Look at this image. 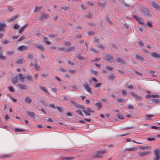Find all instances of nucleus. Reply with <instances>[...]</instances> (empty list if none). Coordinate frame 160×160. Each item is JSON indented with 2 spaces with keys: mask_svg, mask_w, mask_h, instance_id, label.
I'll use <instances>...</instances> for the list:
<instances>
[{
  "mask_svg": "<svg viewBox=\"0 0 160 160\" xmlns=\"http://www.w3.org/2000/svg\"><path fill=\"white\" fill-rule=\"evenodd\" d=\"M147 140L149 141H154L155 139L154 138H148L147 139Z\"/></svg>",
  "mask_w": 160,
  "mask_h": 160,
  "instance_id": "bf43d9fd",
  "label": "nucleus"
},
{
  "mask_svg": "<svg viewBox=\"0 0 160 160\" xmlns=\"http://www.w3.org/2000/svg\"><path fill=\"white\" fill-rule=\"evenodd\" d=\"M130 93L133 97H135L136 98L137 100H140V101L142 100V99L139 96H138L134 92H131Z\"/></svg>",
  "mask_w": 160,
  "mask_h": 160,
  "instance_id": "423d86ee",
  "label": "nucleus"
},
{
  "mask_svg": "<svg viewBox=\"0 0 160 160\" xmlns=\"http://www.w3.org/2000/svg\"><path fill=\"white\" fill-rule=\"evenodd\" d=\"M75 49V47H71L67 49V50H66V52H68L69 51H72L74 50Z\"/></svg>",
  "mask_w": 160,
  "mask_h": 160,
  "instance_id": "c85d7f7f",
  "label": "nucleus"
},
{
  "mask_svg": "<svg viewBox=\"0 0 160 160\" xmlns=\"http://www.w3.org/2000/svg\"><path fill=\"white\" fill-rule=\"evenodd\" d=\"M14 52L13 51H8L7 52V54L9 55H11L14 54Z\"/></svg>",
  "mask_w": 160,
  "mask_h": 160,
  "instance_id": "09e8293b",
  "label": "nucleus"
},
{
  "mask_svg": "<svg viewBox=\"0 0 160 160\" xmlns=\"http://www.w3.org/2000/svg\"><path fill=\"white\" fill-rule=\"evenodd\" d=\"M150 6L156 9L160 10V7L158 6V3H156L155 2H152L150 4Z\"/></svg>",
  "mask_w": 160,
  "mask_h": 160,
  "instance_id": "7ed1b4c3",
  "label": "nucleus"
},
{
  "mask_svg": "<svg viewBox=\"0 0 160 160\" xmlns=\"http://www.w3.org/2000/svg\"><path fill=\"white\" fill-rule=\"evenodd\" d=\"M156 155V157L154 158V160H160V150L156 149L154 151Z\"/></svg>",
  "mask_w": 160,
  "mask_h": 160,
  "instance_id": "f03ea898",
  "label": "nucleus"
},
{
  "mask_svg": "<svg viewBox=\"0 0 160 160\" xmlns=\"http://www.w3.org/2000/svg\"><path fill=\"white\" fill-rule=\"evenodd\" d=\"M97 46L98 48H101L103 50L104 49V48L103 46L101 44L98 45Z\"/></svg>",
  "mask_w": 160,
  "mask_h": 160,
  "instance_id": "864d4df0",
  "label": "nucleus"
},
{
  "mask_svg": "<svg viewBox=\"0 0 160 160\" xmlns=\"http://www.w3.org/2000/svg\"><path fill=\"white\" fill-rule=\"evenodd\" d=\"M28 49V48L24 45H22L19 46L18 48V49L20 51H23L26 50Z\"/></svg>",
  "mask_w": 160,
  "mask_h": 160,
  "instance_id": "6e6552de",
  "label": "nucleus"
},
{
  "mask_svg": "<svg viewBox=\"0 0 160 160\" xmlns=\"http://www.w3.org/2000/svg\"><path fill=\"white\" fill-rule=\"evenodd\" d=\"M76 112L77 114L81 115V116H84L83 114L80 110H77L76 111Z\"/></svg>",
  "mask_w": 160,
  "mask_h": 160,
  "instance_id": "a18cd8bd",
  "label": "nucleus"
},
{
  "mask_svg": "<svg viewBox=\"0 0 160 160\" xmlns=\"http://www.w3.org/2000/svg\"><path fill=\"white\" fill-rule=\"evenodd\" d=\"M78 58L79 60H82L84 58V57H82L80 55H79L78 56Z\"/></svg>",
  "mask_w": 160,
  "mask_h": 160,
  "instance_id": "680f3d73",
  "label": "nucleus"
},
{
  "mask_svg": "<svg viewBox=\"0 0 160 160\" xmlns=\"http://www.w3.org/2000/svg\"><path fill=\"white\" fill-rule=\"evenodd\" d=\"M117 62L118 63H120L122 64H125V62L124 60L119 58H117Z\"/></svg>",
  "mask_w": 160,
  "mask_h": 160,
  "instance_id": "a211bd4d",
  "label": "nucleus"
},
{
  "mask_svg": "<svg viewBox=\"0 0 160 160\" xmlns=\"http://www.w3.org/2000/svg\"><path fill=\"white\" fill-rule=\"evenodd\" d=\"M49 106L50 108H52L53 109H55V105L52 103H50L49 104Z\"/></svg>",
  "mask_w": 160,
  "mask_h": 160,
  "instance_id": "052dcab7",
  "label": "nucleus"
},
{
  "mask_svg": "<svg viewBox=\"0 0 160 160\" xmlns=\"http://www.w3.org/2000/svg\"><path fill=\"white\" fill-rule=\"evenodd\" d=\"M86 90H87V91L89 92L90 93H92L91 88L90 87L88 88H87Z\"/></svg>",
  "mask_w": 160,
  "mask_h": 160,
  "instance_id": "49530a36",
  "label": "nucleus"
},
{
  "mask_svg": "<svg viewBox=\"0 0 160 160\" xmlns=\"http://www.w3.org/2000/svg\"><path fill=\"white\" fill-rule=\"evenodd\" d=\"M28 25V24L27 23L24 26H23L19 30V33H22L24 30V29L27 27Z\"/></svg>",
  "mask_w": 160,
  "mask_h": 160,
  "instance_id": "dca6fc26",
  "label": "nucleus"
},
{
  "mask_svg": "<svg viewBox=\"0 0 160 160\" xmlns=\"http://www.w3.org/2000/svg\"><path fill=\"white\" fill-rule=\"evenodd\" d=\"M25 62V60L24 59H21L18 60L17 62V63L18 64L22 63H24Z\"/></svg>",
  "mask_w": 160,
  "mask_h": 160,
  "instance_id": "c756f323",
  "label": "nucleus"
},
{
  "mask_svg": "<svg viewBox=\"0 0 160 160\" xmlns=\"http://www.w3.org/2000/svg\"><path fill=\"white\" fill-rule=\"evenodd\" d=\"M48 17L49 15L48 14H42V15L40 19L41 20H43L45 19L48 18Z\"/></svg>",
  "mask_w": 160,
  "mask_h": 160,
  "instance_id": "4be33fe9",
  "label": "nucleus"
},
{
  "mask_svg": "<svg viewBox=\"0 0 160 160\" xmlns=\"http://www.w3.org/2000/svg\"><path fill=\"white\" fill-rule=\"evenodd\" d=\"M57 108L59 110V111L60 112H63V109H62V108L61 107L57 106Z\"/></svg>",
  "mask_w": 160,
  "mask_h": 160,
  "instance_id": "603ef678",
  "label": "nucleus"
},
{
  "mask_svg": "<svg viewBox=\"0 0 160 160\" xmlns=\"http://www.w3.org/2000/svg\"><path fill=\"white\" fill-rule=\"evenodd\" d=\"M153 115L148 114L146 115V118L148 120H152V119H151L150 118L152 117H153Z\"/></svg>",
  "mask_w": 160,
  "mask_h": 160,
  "instance_id": "4c0bfd02",
  "label": "nucleus"
},
{
  "mask_svg": "<svg viewBox=\"0 0 160 160\" xmlns=\"http://www.w3.org/2000/svg\"><path fill=\"white\" fill-rule=\"evenodd\" d=\"M91 50L95 53H98V51L93 48H91Z\"/></svg>",
  "mask_w": 160,
  "mask_h": 160,
  "instance_id": "3c124183",
  "label": "nucleus"
},
{
  "mask_svg": "<svg viewBox=\"0 0 160 160\" xmlns=\"http://www.w3.org/2000/svg\"><path fill=\"white\" fill-rule=\"evenodd\" d=\"M70 101L71 102V103L75 107V105H76L77 104L75 101H74L73 100H70Z\"/></svg>",
  "mask_w": 160,
  "mask_h": 160,
  "instance_id": "de8ad7c7",
  "label": "nucleus"
},
{
  "mask_svg": "<svg viewBox=\"0 0 160 160\" xmlns=\"http://www.w3.org/2000/svg\"><path fill=\"white\" fill-rule=\"evenodd\" d=\"M133 17L136 19V20L139 23L142 25L143 24V21L142 19L140 18L139 17L135 15H133Z\"/></svg>",
  "mask_w": 160,
  "mask_h": 160,
  "instance_id": "39448f33",
  "label": "nucleus"
},
{
  "mask_svg": "<svg viewBox=\"0 0 160 160\" xmlns=\"http://www.w3.org/2000/svg\"><path fill=\"white\" fill-rule=\"evenodd\" d=\"M149 154L148 151H144L142 152H140L138 153L139 157H143L145 156L148 155Z\"/></svg>",
  "mask_w": 160,
  "mask_h": 160,
  "instance_id": "0eeeda50",
  "label": "nucleus"
},
{
  "mask_svg": "<svg viewBox=\"0 0 160 160\" xmlns=\"http://www.w3.org/2000/svg\"><path fill=\"white\" fill-rule=\"evenodd\" d=\"M117 116L119 119H123L124 118V117L122 115L118 114L117 115Z\"/></svg>",
  "mask_w": 160,
  "mask_h": 160,
  "instance_id": "8fccbe9b",
  "label": "nucleus"
},
{
  "mask_svg": "<svg viewBox=\"0 0 160 160\" xmlns=\"http://www.w3.org/2000/svg\"><path fill=\"white\" fill-rule=\"evenodd\" d=\"M82 112H84L85 115L87 116H89L90 115V114L86 110H83Z\"/></svg>",
  "mask_w": 160,
  "mask_h": 160,
  "instance_id": "c03bdc74",
  "label": "nucleus"
},
{
  "mask_svg": "<svg viewBox=\"0 0 160 160\" xmlns=\"http://www.w3.org/2000/svg\"><path fill=\"white\" fill-rule=\"evenodd\" d=\"M121 92L122 94L124 95H126L127 94V92L126 91L123 90H122Z\"/></svg>",
  "mask_w": 160,
  "mask_h": 160,
  "instance_id": "338daca9",
  "label": "nucleus"
},
{
  "mask_svg": "<svg viewBox=\"0 0 160 160\" xmlns=\"http://www.w3.org/2000/svg\"><path fill=\"white\" fill-rule=\"evenodd\" d=\"M43 38L44 42L46 44L48 45H49L51 44V42L50 41H48V39L47 37H44Z\"/></svg>",
  "mask_w": 160,
  "mask_h": 160,
  "instance_id": "aec40b11",
  "label": "nucleus"
},
{
  "mask_svg": "<svg viewBox=\"0 0 160 160\" xmlns=\"http://www.w3.org/2000/svg\"><path fill=\"white\" fill-rule=\"evenodd\" d=\"M24 131V129H18L17 128L15 129V132H23Z\"/></svg>",
  "mask_w": 160,
  "mask_h": 160,
  "instance_id": "2f4dec72",
  "label": "nucleus"
},
{
  "mask_svg": "<svg viewBox=\"0 0 160 160\" xmlns=\"http://www.w3.org/2000/svg\"><path fill=\"white\" fill-rule=\"evenodd\" d=\"M104 58L106 60L111 62L113 60L112 56L110 54L106 55L104 57Z\"/></svg>",
  "mask_w": 160,
  "mask_h": 160,
  "instance_id": "20e7f679",
  "label": "nucleus"
},
{
  "mask_svg": "<svg viewBox=\"0 0 160 160\" xmlns=\"http://www.w3.org/2000/svg\"><path fill=\"white\" fill-rule=\"evenodd\" d=\"M12 82L13 84H16L18 81V79L17 76H15L12 77Z\"/></svg>",
  "mask_w": 160,
  "mask_h": 160,
  "instance_id": "f3484780",
  "label": "nucleus"
},
{
  "mask_svg": "<svg viewBox=\"0 0 160 160\" xmlns=\"http://www.w3.org/2000/svg\"><path fill=\"white\" fill-rule=\"evenodd\" d=\"M27 57L28 58H29L31 60H32L33 58V56L31 54H28L27 56Z\"/></svg>",
  "mask_w": 160,
  "mask_h": 160,
  "instance_id": "6e6d98bb",
  "label": "nucleus"
},
{
  "mask_svg": "<svg viewBox=\"0 0 160 160\" xmlns=\"http://www.w3.org/2000/svg\"><path fill=\"white\" fill-rule=\"evenodd\" d=\"M95 105L97 107L98 110H100L102 108V104L101 102L96 103L95 104Z\"/></svg>",
  "mask_w": 160,
  "mask_h": 160,
  "instance_id": "b1692460",
  "label": "nucleus"
},
{
  "mask_svg": "<svg viewBox=\"0 0 160 160\" xmlns=\"http://www.w3.org/2000/svg\"><path fill=\"white\" fill-rule=\"evenodd\" d=\"M25 101L28 104H30L32 102V99L30 98L29 97L27 96L25 98Z\"/></svg>",
  "mask_w": 160,
  "mask_h": 160,
  "instance_id": "2eb2a0df",
  "label": "nucleus"
},
{
  "mask_svg": "<svg viewBox=\"0 0 160 160\" xmlns=\"http://www.w3.org/2000/svg\"><path fill=\"white\" fill-rule=\"evenodd\" d=\"M9 42V41L8 40H5L3 41L2 43L3 44H7Z\"/></svg>",
  "mask_w": 160,
  "mask_h": 160,
  "instance_id": "0e129e2a",
  "label": "nucleus"
},
{
  "mask_svg": "<svg viewBox=\"0 0 160 160\" xmlns=\"http://www.w3.org/2000/svg\"><path fill=\"white\" fill-rule=\"evenodd\" d=\"M106 69L108 70L112 71L113 70V68L112 67H110L109 66H107L106 67Z\"/></svg>",
  "mask_w": 160,
  "mask_h": 160,
  "instance_id": "ea45409f",
  "label": "nucleus"
},
{
  "mask_svg": "<svg viewBox=\"0 0 160 160\" xmlns=\"http://www.w3.org/2000/svg\"><path fill=\"white\" fill-rule=\"evenodd\" d=\"M137 149V148L134 147L132 148H127L125 150L127 151H134L136 150Z\"/></svg>",
  "mask_w": 160,
  "mask_h": 160,
  "instance_id": "cd10ccee",
  "label": "nucleus"
},
{
  "mask_svg": "<svg viewBox=\"0 0 160 160\" xmlns=\"http://www.w3.org/2000/svg\"><path fill=\"white\" fill-rule=\"evenodd\" d=\"M18 75L21 81L22 82H24V79H25V77L23 76V74L21 73H19L18 74Z\"/></svg>",
  "mask_w": 160,
  "mask_h": 160,
  "instance_id": "5701e85b",
  "label": "nucleus"
},
{
  "mask_svg": "<svg viewBox=\"0 0 160 160\" xmlns=\"http://www.w3.org/2000/svg\"><path fill=\"white\" fill-rule=\"evenodd\" d=\"M102 83H97L95 85V88L99 87L102 85Z\"/></svg>",
  "mask_w": 160,
  "mask_h": 160,
  "instance_id": "774afa93",
  "label": "nucleus"
},
{
  "mask_svg": "<svg viewBox=\"0 0 160 160\" xmlns=\"http://www.w3.org/2000/svg\"><path fill=\"white\" fill-rule=\"evenodd\" d=\"M126 87L131 90H133L134 89V87L132 84H130L129 83H128L126 84Z\"/></svg>",
  "mask_w": 160,
  "mask_h": 160,
  "instance_id": "6ab92c4d",
  "label": "nucleus"
},
{
  "mask_svg": "<svg viewBox=\"0 0 160 160\" xmlns=\"http://www.w3.org/2000/svg\"><path fill=\"white\" fill-rule=\"evenodd\" d=\"M11 157H12V156L10 154H7L4 155H3V156H2L1 158H10Z\"/></svg>",
  "mask_w": 160,
  "mask_h": 160,
  "instance_id": "f704fd0d",
  "label": "nucleus"
},
{
  "mask_svg": "<svg viewBox=\"0 0 160 160\" xmlns=\"http://www.w3.org/2000/svg\"><path fill=\"white\" fill-rule=\"evenodd\" d=\"M42 6H38L36 7L35 8V10H34V12H36L37 11L40 10L41 9H42Z\"/></svg>",
  "mask_w": 160,
  "mask_h": 160,
  "instance_id": "bb28decb",
  "label": "nucleus"
},
{
  "mask_svg": "<svg viewBox=\"0 0 160 160\" xmlns=\"http://www.w3.org/2000/svg\"><path fill=\"white\" fill-rule=\"evenodd\" d=\"M75 107L77 108H82L83 109L85 108V107L83 105L80 104H76V105H75Z\"/></svg>",
  "mask_w": 160,
  "mask_h": 160,
  "instance_id": "a878e982",
  "label": "nucleus"
},
{
  "mask_svg": "<svg viewBox=\"0 0 160 160\" xmlns=\"http://www.w3.org/2000/svg\"><path fill=\"white\" fill-rule=\"evenodd\" d=\"M87 112H94V111L91 109L90 108H87L86 110Z\"/></svg>",
  "mask_w": 160,
  "mask_h": 160,
  "instance_id": "37998d69",
  "label": "nucleus"
},
{
  "mask_svg": "<svg viewBox=\"0 0 160 160\" xmlns=\"http://www.w3.org/2000/svg\"><path fill=\"white\" fill-rule=\"evenodd\" d=\"M46 120L50 122H53V120L52 119H51L50 118H49L48 117H46Z\"/></svg>",
  "mask_w": 160,
  "mask_h": 160,
  "instance_id": "5fc2aeb1",
  "label": "nucleus"
},
{
  "mask_svg": "<svg viewBox=\"0 0 160 160\" xmlns=\"http://www.w3.org/2000/svg\"><path fill=\"white\" fill-rule=\"evenodd\" d=\"M135 57L137 59L142 62L144 61L145 60L144 58L141 55L137 54L136 55Z\"/></svg>",
  "mask_w": 160,
  "mask_h": 160,
  "instance_id": "ddd939ff",
  "label": "nucleus"
},
{
  "mask_svg": "<svg viewBox=\"0 0 160 160\" xmlns=\"http://www.w3.org/2000/svg\"><path fill=\"white\" fill-rule=\"evenodd\" d=\"M18 17L17 16H15L12 18L9 19L8 20V21L9 22H11L12 21H13V20H15L16 18H17Z\"/></svg>",
  "mask_w": 160,
  "mask_h": 160,
  "instance_id": "58836bf2",
  "label": "nucleus"
},
{
  "mask_svg": "<svg viewBox=\"0 0 160 160\" xmlns=\"http://www.w3.org/2000/svg\"><path fill=\"white\" fill-rule=\"evenodd\" d=\"M151 128L152 129H156V130H160V127H158L155 126H151Z\"/></svg>",
  "mask_w": 160,
  "mask_h": 160,
  "instance_id": "a19ab883",
  "label": "nucleus"
},
{
  "mask_svg": "<svg viewBox=\"0 0 160 160\" xmlns=\"http://www.w3.org/2000/svg\"><path fill=\"white\" fill-rule=\"evenodd\" d=\"M36 47L42 51H43L45 50V48L41 44H38L36 45Z\"/></svg>",
  "mask_w": 160,
  "mask_h": 160,
  "instance_id": "412c9836",
  "label": "nucleus"
},
{
  "mask_svg": "<svg viewBox=\"0 0 160 160\" xmlns=\"http://www.w3.org/2000/svg\"><path fill=\"white\" fill-rule=\"evenodd\" d=\"M74 158V157H62V159L64 160H72Z\"/></svg>",
  "mask_w": 160,
  "mask_h": 160,
  "instance_id": "393cba45",
  "label": "nucleus"
},
{
  "mask_svg": "<svg viewBox=\"0 0 160 160\" xmlns=\"http://www.w3.org/2000/svg\"><path fill=\"white\" fill-rule=\"evenodd\" d=\"M117 101L119 102H123L126 101L125 99H124L123 98H119L117 100Z\"/></svg>",
  "mask_w": 160,
  "mask_h": 160,
  "instance_id": "c9c22d12",
  "label": "nucleus"
},
{
  "mask_svg": "<svg viewBox=\"0 0 160 160\" xmlns=\"http://www.w3.org/2000/svg\"><path fill=\"white\" fill-rule=\"evenodd\" d=\"M18 87H19V88H20L21 90H25L27 88V86L25 85H22L21 84H18Z\"/></svg>",
  "mask_w": 160,
  "mask_h": 160,
  "instance_id": "4468645a",
  "label": "nucleus"
},
{
  "mask_svg": "<svg viewBox=\"0 0 160 160\" xmlns=\"http://www.w3.org/2000/svg\"><path fill=\"white\" fill-rule=\"evenodd\" d=\"M9 90L12 92H14V89L13 87H10L8 88Z\"/></svg>",
  "mask_w": 160,
  "mask_h": 160,
  "instance_id": "e2e57ef3",
  "label": "nucleus"
},
{
  "mask_svg": "<svg viewBox=\"0 0 160 160\" xmlns=\"http://www.w3.org/2000/svg\"><path fill=\"white\" fill-rule=\"evenodd\" d=\"M65 45L66 46H70L71 45V43H70V42H65Z\"/></svg>",
  "mask_w": 160,
  "mask_h": 160,
  "instance_id": "69168bd1",
  "label": "nucleus"
},
{
  "mask_svg": "<svg viewBox=\"0 0 160 160\" xmlns=\"http://www.w3.org/2000/svg\"><path fill=\"white\" fill-rule=\"evenodd\" d=\"M151 55L153 58H160V54H158L156 52H153L151 54Z\"/></svg>",
  "mask_w": 160,
  "mask_h": 160,
  "instance_id": "9b49d317",
  "label": "nucleus"
},
{
  "mask_svg": "<svg viewBox=\"0 0 160 160\" xmlns=\"http://www.w3.org/2000/svg\"><path fill=\"white\" fill-rule=\"evenodd\" d=\"M142 13L144 15L149 16V10L146 8H144L142 11Z\"/></svg>",
  "mask_w": 160,
  "mask_h": 160,
  "instance_id": "9d476101",
  "label": "nucleus"
},
{
  "mask_svg": "<svg viewBox=\"0 0 160 160\" xmlns=\"http://www.w3.org/2000/svg\"><path fill=\"white\" fill-rule=\"evenodd\" d=\"M27 79L28 80L31 81H33V79L32 77L30 76V75H27L26 77Z\"/></svg>",
  "mask_w": 160,
  "mask_h": 160,
  "instance_id": "473e14b6",
  "label": "nucleus"
},
{
  "mask_svg": "<svg viewBox=\"0 0 160 160\" xmlns=\"http://www.w3.org/2000/svg\"><path fill=\"white\" fill-rule=\"evenodd\" d=\"M58 50L65 51L66 50V48L63 47H60L58 49Z\"/></svg>",
  "mask_w": 160,
  "mask_h": 160,
  "instance_id": "13d9d810",
  "label": "nucleus"
},
{
  "mask_svg": "<svg viewBox=\"0 0 160 160\" xmlns=\"http://www.w3.org/2000/svg\"><path fill=\"white\" fill-rule=\"evenodd\" d=\"M39 102L42 103L44 107H45L46 106V104L45 103L44 101L42 99H39L38 100Z\"/></svg>",
  "mask_w": 160,
  "mask_h": 160,
  "instance_id": "e433bc0d",
  "label": "nucleus"
},
{
  "mask_svg": "<svg viewBox=\"0 0 160 160\" xmlns=\"http://www.w3.org/2000/svg\"><path fill=\"white\" fill-rule=\"evenodd\" d=\"M0 58L2 60H5L6 59V57L2 55V51L0 52Z\"/></svg>",
  "mask_w": 160,
  "mask_h": 160,
  "instance_id": "72a5a7b5",
  "label": "nucleus"
},
{
  "mask_svg": "<svg viewBox=\"0 0 160 160\" xmlns=\"http://www.w3.org/2000/svg\"><path fill=\"white\" fill-rule=\"evenodd\" d=\"M108 79L111 80H113L115 78V77L113 74H111L108 77Z\"/></svg>",
  "mask_w": 160,
  "mask_h": 160,
  "instance_id": "7c9ffc66",
  "label": "nucleus"
},
{
  "mask_svg": "<svg viewBox=\"0 0 160 160\" xmlns=\"http://www.w3.org/2000/svg\"><path fill=\"white\" fill-rule=\"evenodd\" d=\"M35 68L37 71H38L40 69L39 65L38 64H36L34 65Z\"/></svg>",
  "mask_w": 160,
  "mask_h": 160,
  "instance_id": "79ce46f5",
  "label": "nucleus"
},
{
  "mask_svg": "<svg viewBox=\"0 0 160 160\" xmlns=\"http://www.w3.org/2000/svg\"><path fill=\"white\" fill-rule=\"evenodd\" d=\"M40 88L41 89L42 91L45 92L47 94V95H49V92H48L46 87H43L42 85H40Z\"/></svg>",
  "mask_w": 160,
  "mask_h": 160,
  "instance_id": "1a4fd4ad",
  "label": "nucleus"
},
{
  "mask_svg": "<svg viewBox=\"0 0 160 160\" xmlns=\"http://www.w3.org/2000/svg\"><path fill=\"white\" fill-rule=\"evenodd\" d=\"M27 113L28 116L33 118L34 119L35 118V115L34 112L28 111H27Z\"/></svg>",
  "mask_w": 160,
  "mask_h": 160,
  "instance_id": "f8f14e48",
  "label": "nucleus"
},
{
  "mask_svg": "<svg viewBox=\"0 0 160 160\" xmlns=\"http://www.w3.org/2000/svg\"><path fill=\"white\" fill-rule=\"evenodd\" d=\"M83 87L86 89L89 87V85L86 83H85L83 84Z\"/></svg>",
  "mask_w": 160,
  "mask_h": 160,
  "instance_id": "4d7b16f0",
  "label": "nucleus"
},
{
  "mask_svg": "<svg viewBox=\"0 0 160 160\" xmlns=\"http://www.w3.org/2000/svg\"><path fill=\"white\" fill-rule=\"evenodd\" d=\"M106 152L105 150L97 151L96 153L93 156V158H101L102 155V154L106 153Z\"/></svg>",
  "mask_w": 160,
  "mask_h": 160,
  "instance_id": "f257e3e1",
  "label": "nucleus"
}]
</instances>
